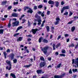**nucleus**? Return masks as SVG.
<instances>
[{"label":"nucleus","mask_w":78,"mask_h":78,"mask_svg":"<svg viewBox=\"0 0 78 78\" xmlns=\"http://www.w3.org/2000/svg\"><path fill=\"white\" fill-rule=\"evenodd\" d=\"M49 48H50V47L48 46H45L43 48H41V50L43 51L44 54L46 55L47 53V51L48 49Z\"/></svg>","instance_id":"nucleus-1"},{"label":"nucleus","mask_w":78,"mask_h":78,"mask_svg":"<svg viewBox=\"0 0 78 78\" xmlns=\"http://www.w3.org/2000/svg\"><path fill=\"white\" fill-rule=\"evenodd\" d=\"M46 65V62H41L39 64L40 67H44Z\"/></svg>","instance_id":"nucleus-2"},{"label":"nucleus","mask_w":78,"mask_h":78,"mask_svg":"<svg viewBox=\"0 0 78 78\" xmlns=\"http://www.w3.org/2000/svg\"><path fill=\"white\" fill-rule=\"evenodd\" d=\"M69 9V6H65L63 7L61 10V13H62L63 12H64V10H65V9Z\"/></svg>","instance_id":"nucleus-3"},{"label":"nucleus","mask_w":78,"mask_h":78,"mask_svg":"<svg viewBox=\"0 0 78 78\" xmlns=\"http://www.w3.org/2000/svg\"><path fill=\"white\" fill-rule=\"evenodd\" d=\"M13 27H15L16 26H18L19 25V22L15 21V22L12 23Z\"/></svg>","instance_id":"nucleus-4"},{"label":"nucleus","mask_w":78,"mask_h":78,"mask_svg":"<svg viewBox=\"0 0 78 78\" xmlns=\"http://www.w3.org/2000/svg\"><path fill=\"white\" fill-rule=\"evenodd\" d=\"M14 54L13 53H12L9 55V57L11 59V60H12V59H14Z\"/></svg>","instance_id":"nucleus-5"},{"label":"nucleus","mask_w":78,"mask_h":78,"mask_svg":"<svg viewBox=\"0 0 78 78\" xmlns=\"http://www.w3.org/2000/svg\"><path fill=\"white\" fill-rule=\"evenodd\" d=\"M56 21L55 22V25H57V24L59 23V20H60V19H59V18H57L56 19Z\"/></svg>","instance_id":"nucleus-6"},{"label":"nucleus","mask_w":78,"mask_h":78,"mask_svg":"<svg viewBox=\"0 0 78 78\" xmlns=\"http://www.w3.org/2000/svg\"><path fill=\"white\" fill-rule=\"evenodd\" d=\"M38 31V29H32V33H33L34 34H35L36 33V31Z\"/></svg>","instance_id":"nucleus-7"},{"label":"nucleus","mask_w":78,"mask_h":78,"mask_svg":"<svg viewBox=\"0 0 78 78\" xmlns=\"http://www.w3.org/2000/svg\"><path fill=\"white\" fill-rule=\"evenodd\" d=\"M28 9L29 10L27 11V13H30V14H32L33 12V10H32V9L29 7Z\"/></svg>","instance_id":"nucleus-8"},{"label":"nucleus","mask_w":78,"mask_h":78,"mask_svg":"<svg viewBox=\"0 0 78 78\" xmlns=\"http://www.w3.org/2000/svg\"><path fill=\"white\" fill-rule=\"evenodd\" d=\"M12 16L14 17H17L18 16V14L13 12L12 13Z\"/></svg>","instance_id":"nucleus-9"},{"label":"nucleus","mask_w":78,"mask_h":78,"mask_svg":"<svg viewBox=\"0 0 78 78\" xmlns=\"http://www.w3.org/2000/svg\"><path fill=\"white\" fill-rule=\"evenodd\" d=\"M35 17V18H37V20L41 19V16L37 15V14H36Z\"/></svg>","instance_id":"nucleus-10"},{"label":"nucleus","mask_w":78,"mask_h":78,"mask_svg":"<svg viewBox=\"0 0 78 78\" xmlns=\"http://www.w3.org/2000/svg\"><path fill=\"white\" fill-rule=\"evenodd\" d=\"M48 3L49 4H50L51 5H53L55 4V2L51 0H49L48 2Z\"/></svg>","instance_id":"nucleus-11"},{"label":"nucleus","mask_w":78,"mask_h":78,"mask_svg":"<svg viewBox=\"0 0 78 78\" xmlns=\"http://www.w3.org/2000/svg\"><path fill=\"white\" fill-rule=\"evenodd\" d=\"M42 69L37 70V72L38 74H41L42 73Z\"/></svg>","instance_id":"nucleus-12"},{"label":"nucleus","mask_w":78,"mask_h":78,"mask_svg":"<svg viewBox=\"0 0 78 78\" xmlns=\"http://www.w3.org/2000/svg\"><path fill=\"white\" fill-rule=\"evenodd\" d=\"M37 21L38 22L37 23V25H40L41 24V22H42V21L41 20V19H40L37 20Z\"/></svg>","instance_id":"nucleus-13"},{"label":"nucleus","mask_w":78,"mask_h":78,"mask_svg":"<svg viewBox=\"0 0 78 78\" xmlns=\"http://www.w3.org/2000/svg\"><path fill=\"white\" fill-rule=\"evenodd\" d=\"M22 40V37H20L17 39V42H20V41H21Z\"/></svg>","instance_id":"nucleus-14"},{"label":"nucleus","mask_w":78,"mask_h":78,"mask_svg":"<svg viewBox=\"0 0 78 78\" xmlns=\"http://www.w3.org/2000/svg\"><path fill=\"white\" fill-rule=\"evenodd\" d=\"M55 78H62V76L59 75H55L54 76Z\"/></svg>","instance_id":"nucleus-15"},{"label":"nucleus","mask_w":78,"mask_h":78,"mask_svg":"<svg viewBox=\"0 0 78 78\" xmlns=\"http://www.w3.org/2000/svg\"><path fill=\"white\" fill-rule=\"evenodd\" d=\"M55 6L56 7H58V6H59V2H58V1H55Z\"/></svg>","instance_id":"nucleus-16"},{"label":"nucleus","mask_w":78,"mask_h":78,"mask_svg":"<svg viewBox=\"0 0 78 78\" xmlns=\"http://www.w3.org/2000/svg\"><path fill=\"white\" fill-rule=\"evenodd\" d=\"M10 76H12V78H16V76L15 75V74H14L11 73L10 74Z\"/></svg>","instance_id":"nucleus-17"},{"label":"nucleus","mask_w":78,"mask_h":78,"mask_svg":"<svg viewBox=\"0 0 78 78\" xmlns=\"http://www.w3.org/2000/svg\"><path fill=\"white\" fill-rule=\"evenodd\" d=\"M75 26H73L72 27L71 31H72V32L74 31H75Z\"/></svg>","instance_id":"nucleus-18"},{"label":"nucleus","mask_w":78,"mask_h":78,"mask_svg":"<svg viewBox=\"0 0 78 78\" xmlns=\"http://www.w3.org/2000/svg\"><path fill=\"white\" fill-rule=\"evenodd\" d=\"M29 7L28 6H25L24 7V11H26L27 9H29Z\"/></svg>","instance_id":"nucleus-19"},{"label":"nucleus","mask_w":78,"mask_h":78,"mask_svg":"<svg viewBox=\"0 0 78 78\" xmlns=\"http://www.w3.org/2000/svg\"><path fill=\"white\" fill-rule=\"evenodd\" d=\"M6 62L9 65V66H10V65H11V62L10 61H8V60H6Z\"/></svg>","instance_id":"nucleus-20"},{"label":"nucleus","mask_w":78,"mask_h":78,"mask_svg":"<svg viewBox=\"0 0 78 78\" xmlns=\"http://www.w3.org/2000/svg\"><path fill=\"white\" fill-rule=\"evenodd\" d=\"M77 70H78V69H72L73 72L74 73H75V72H77Z\"/></svg>","instance_id":"nucleus-21"},{"label":"nucleus","mask_w":78,"mask_h":78,"mask_svg":"<svg viewBox=\"0 0 78 78\" xmlns=\"http://www.w3.org/2000/svg\"><path fill=\"white\" fill-rule=\"evenodd\" d=\"M61 63L59 64L56 67H55L56 69H58V68H60L61 67Z\"/></svg>","instance_id":"nucleus-22"},{"label":"nucleus","mask_w":78,"mask_h":78,"mask_svg":"<svg viewBox=\"0 0 78 78\" xmlns=\"http://www.w3.org/2000/svg\"><path fill=\"white\" fill-rule=\"evenodd\" d=\"M6 3H7V1H4L2 2L1 4L2 5H4L6 4Z\"/></svg>","instance_id":"nucleus-23"},{"label":"nucleus","mask_w":78,"mask_h":78,"mask_svg":"<svg viewBox=\"0 0 78 78\" xmlns=\"http://www.w3.org/2000/svg\"><path fill=\"white\" fill-rule=\"evenodd\" d=\"M43 42L44 43H48V40L45 39H43Z\"/></svg>","instance_id":"nucleus-24"},{"label":"nucleus","mask_w":78,"mask_h":78,"mask_svg":"<svg viewBox=\"0 0 78 78\" xmlns=\"http://www.w3.org/2000/svg\"><path fill=\"white\" fill-rule=\"evenodd\" d=\"M42 39H43V37H42L39 38V43H41V42H42Z\"/></svg>","instance_id":"nucleus-25"},{"label":"nucleus","mask_w":78,"mask_h":78,"mask_svg":"<svg viewBox=\"0 0 78 78\" xmlns=\"http://www.w3.org/2000/svg\"><path fill=\"white\" fill-rule=\"evenodd\" d=\"M60 45H61V43H58L57 44V45L55 46L56 48H58V47H59V46Z\"/></svg>","instance_id":"nucleus-26"},{"label":"nucleus","mask_w":78,"mask_h":78,"mask_svg":"<svg viewBox=\"0 0 78 78\" xmlns=\"http://www.w3.org/2000/svg\"><path fill=\"white\" fill-rule=\"evenodd\" d=\"M3 31H4V30L3 29H1L0 30V34H2L3 33Z\"/></svg>","instance_id":"nucleus-27"},{"label":"nucleus","mask_w":78,"mask_h":78,"mask_svg":"<svg viewBox=\"0 0 78 78\" xmlns=\"http://www.w3.org/2000/svg\"><path fill=\"white\" fill-rule=\"evenodd\" d=\"M74 46H75V45H74V44H70V45L69 46V48H70V47H74Z\"/></svg>","instance_id":"nucleus-28"},{"label":"nucleus","mask_w":78,"mask_h":78,"mask_svg":"<svg viewBox=\"0 0 78 78\" xmlns=\"http://www.w3.org/2000/svg\"><path fill=\"white\" fill-rule=\"evenodd\" d=\"M4 54L5 56V58L6 59V55H7V54L6 53V52H4Z\"/></svg>","instance_id":"nucleus-29"},{"label":"nucleus","mask_w":78,"mask_h":78,"mask_svg":"<svg viewBox=\"0 0 78 78\" xmlns=\"http://www.w3.org/2000/svg\"><path fill=\"white\" fill-rule=\"evenodd\" d=\"M19 34H20V33H16L14 34V35H13V36L14 37H16L17 36H18V35H19Z\"/></svg>","instance_id":"nucleus-30"},{"label":"nucleus","mask_w":78,"mask_h":78,"mask_svg":"<svg viewBox=\"0 0 78 78\" xmlns=\"http://www.w3.org/2000/svg\"><path fill=\"white\" fill-rule=\"evenodd\" d=\"M30 66H31V65H26V66H24V67H27V68H28V67H30Z\"/></svg>","instance_id":"nucleus-31"},{"label":"nucleus","mask_w":78,"mask_h":78,"mask_svg":"<svg viewBox=\"0 0 78 78\" xmlns=\"http://www.w3.org/2000/svg\"><path fill=\"white\" fill-rule=\"evenodd\" d=\"M46 29H47V31L48 32V31H49V30H50V27H49V26H47Z\"/></svg>","instance_id":"nucleus-32"},{"label":"nucleus","mask_w":78,"mask_h":78,"mask_svg":"<svg viewBox=\"0 0 78 78\" xmlns=\"http://www.w3.org/2000/svg\"><path fill=\"white\" fill-rule=\"evenodd\" d=\"M17 59H13V61L14 63V64H16V62H17Z\"/></svg>","instance_id":"nucleus-33"},{"label":"nucleus","mask_w":78,"mask_h":78,"mask_svg":"<svg viewBox=\"0 0 78 78\" xmlns=\"http://www.w3.org/2000/svg\"><path fill=\"white\" fill-rule=\"evenodd\" d=\"M43 7V6L42 5H40L38 6V8L39 9H40L41 8H42Z\"/></svg>","instance_id":"nucleus-34"},{"label":"nucleus","mask_w":78,"mask_h":78,"mask_svg":"<svg viewBox=\"0 0 78 78\" xmlns=\"http://www.w3.org/2000/svg\"><path fill=\"white\" fill-rule=\"evenodd\" d=\"M40 60L41 61H44V58L43 57H41L40 58Z\"/></svg>","instance_id":"nucleus-35"},{"label":"nucleus","mask_w":78,"mask_h":78,"mask_svg":"<svg viewBox=\"0 0 78 78\" xmlns=\"http://www.w3.org/2000/svg\"><path fill=\"white\" fill-rule=\"evenodd\" d=\"M26 36L27 37H32V36H33V35L31 34H29L28 35H26Z\"/></svg>","instance_id":"nucleus-36"},{"label":"nucleus","mask_w":78,"mask_h":78,"mask_svg":"<svg viewBox=\"0 0 78 78\" xmlns=\"http://www.w3.org/2000/svg\"><path fill=\"white\" fill-rule=\"evenodd\" d=\"M65 75H66V73H64L63 74L60 76H62V77L64 76Z\"/></svg>","instance_id":"nucleus-37"},{"label":"nucleus","mask_w":78,"mask_h":78,"mask_svg":"<svg viewBox=\"0 0 78 78\" xmlns=\"http://www.w3.org/2000/svg\"><path fill=\"white\" fill-rule=\"evenodd\" d=\"M11 26V23H9L8 24V28H10Z\"/></svg>","instance_id":"nucleus-38"},{"label":"nucleus","mask_w":78,"mask_h":78,"mask_svg":"<svg viewBox=\"0 0 78 78\" xmlns=\"http://www.w3.org/2000/svg\"><path fill=\"white\" fill-rule=\"evenodd\" d=\"M69 73H70V74H72V69H70L69 71Z\"/></svg>","instance_id":"nucleus-39"},{"label":"nucleus","mask_w":78,"mask_h":78,"mask_svg":"<svg viewBox=\"0 0 78 78\" xmlns=\"http://www.w3.org/2000/svg\"><path fill=\"white\" fill-rule=\"evenodd\" d=\"M37 13L39 14V15H40V14H41L42 13V12L39 11L37 12Z\"/></svg>","instance_id":"nucleus-40"},{"label":"nucleus","mask_w":78,"mask_h":78,"mask_svg":"<svg viewBox=\"0 0 78 78\" xmlns=\"http://www.w3.org/2000/svg\"><path fill=\"white\" fill-rule=\"evenodd\" d=\"M59 55L62 56H66V55L64 54H60Z\"/></svg>","instance_id":"nucleus-41"},{"label":"nucleus","mask_w":78,"mask_h":78,"mask_svg":"<svg viewBox=\"0 0 78 78\" xmlns=\"http://www.w3.org/2000/svg\"><path fill=\"white\" fill-rule=\"evenodd\" d=\"M18 4V2H14L13 3V5H16V4L17 5Z\"/></svg>","instance_id":"nucleus-42"},{"label":"nucleus","mask_w":78,"mask_h":78,"mask_svg":"<svg viewBox=\"0 0 78 78\" xmlns=\"http://www.w3.org/2000/svg\"><path fill=\"white\" fill-rule=\"evenodd\" d=\"M22 20L23 21L22 23H25V22H26V20H25V19Z\"/></svg>","instance_id":"nucleus-43"},{"label":"nucleus","mask_w":78,"mask_h":78,"mask_svg":"<svg viewBox=\"0 0 78 78\" xmlns=\"http://www.w3.org/2000/svg\"><path fill=\"white\" fill-rule=\"evenodd\" d=\"M23 28V27L22 26H20L19 27L17 28L19 29V30H20V29H22Z\"/></svg>","instance_id":"nucleus-44"},{"label":"nucleus","mask_w":78,"mask_h":78,"mask_svg":"<svg viewBox=\"0 0 78 78\" xmlns=\"http://www.w3.org/2000/svg\"><path fill=\"white\" fill-rule=\"evenodd\" d=\"M62 53H66V51L65 50H62Z\"/></svg>","instance_id":"nucleus-45"},{"label":"nucleus","mask_w":78,"mask_h":78,"mask_svg":"<svg viewBox=\"0 0 78 78\" xmlns=\"http://www.w3.org/2000/svg\"><path fill=\"white\" fill-rule=\"evenodd\" d=\"M65 37H68L69 36V34H65L64 35Z\"/></svg>","instance_id":"nucleus-46"},{"label":"nucleus","mask_w":78,"mask_h":78,"mask_svg":"<svg viewBox=\"0 0 78 78\" xmlns=\"http://www.w3.org/2000/svg\"><path fill=\"white\" fill-rule=\"evenodd\" d=\"M9 69H8L9 70H10L11 69V65H9Z\"/></svg>","instance_id":"nucleus-47"},{"label":"nucleus","mask_w":78,"mask_h":78,"mask_svg":"<svg viewBox=\"0 0 78 78\" xmlns=\"http://www.w3.org/2000/svg\"><path fill=\"white\" fill-rule=\"evenodd\" d=\"M48 61H51V58L48 57Z\"/></svg>","instance_id":"nucleus-48"},{"label":"nucleus","mask_w":78,"mask_h":78,"mask_svg":"<svg viewBox=\"0 0 78 78\" xmlns=\"http://www.w3.org/2000/svg\"><path fill=\"white\" fill-rule=\"evenodd\" d=\"M41 16L42 17H44V16H45V15H44V14L43 13H42L41 14Z\"/></svg>","instance_id":"nucleus-49"},{"label":"nucleus","mask_w":78,"mask_h":78,"mask_svg":"<svg viewBox=\"0 0 78 78\" xmlns=\"http://www.w3.org/2000/svg\"><path fill=\"white\" fill-rule=\"evenodd\" d=\"M78 44H77L76 45H75V48H78Z\"/></svg>","instance_id":"nucleus-50"},{"label":"nucleus","mask_w":78,"mask_h":78,"mask_svg":"<svg viewBox=\"0 0 78 78\" xmlns=\"http://www.w3.org/2000/svg\"><path fill=\"white\" fill-rule=\"evenodd\" d=\"M64 15H68V12H65V13L64 14Z\"/></svg>","instance_id":"nucleus-51"},{"label":"nucleus","mask_w":78,"mask_h":78,"mask_svg":"<svg viewBox=\"0 0 78 78\" xmlns=\"http://www.w3.org/2000/svg\"><path fill=\"white\" fill-rule=\"evenodd\" d=\"M72 22H73V21H71L68 22V24H71L72 23Z\"/></svg>","instance_id":"nucleus-52"},{"label":"nucleus","mask_w":78,"mask_h":78,"mask_svg":"<svg viewBox=\"0 0 78 78\" xmlns=\"http://www.w3.org/2000/svg\"><path fill=\"white\" fill-rule=\"evenodd\" d=\"M31 41V38H28L27 39V41H28L29 42Z\"/></svg>","instance_id":"nucleus-53"},{"label":"nucleus","mask_w":78,"mask_h":78,"mask_svg":"<svg viewBox=\"0 0 78 78\" xmlns=\"http://www.w3.org/2000/svg\"><path fill=\"white\" fill-rule=\"evenodd\" d=\"M61 5H63L64 4V1H62L61 2Z\"/></svg>","instance_id":"nucleus-54"},{"label":"nucleus","mask_w":78,"mask_h":78,"mask_svg":"<svg viewBox=\"0 0 78 78\" xmlns=\"http://www.w3.org/2000/svg\"><path fill=\"white\" fill-rule=\"evenodd\" d=\"M50 11H48L47 12V15H49V14H50Z\"/></svg>","instance_id":"nucleus-55"},{"label":"nucleus","mask_w":78,"mask_h":78,"mask_svg":"<svg viewBox=\"0 0 78 78\" xmlns=\"http://www.w3.org/2000/svg\"><path fill=\"white\" fill-rule=\"evenodd\" d=\"M25 50H27V53H29V51L27 49H24V51H25Z\"/></svg>","instance_id":"nucleus-56"},{"label":"nucleus","mask_w":78,"mask_h":78,"mask_svg":"<svg viewBox=\"0 0 78 78\" xmlns=\"http://www.w3.org/2000/svg\"><path fill=\"white\" fill-rule=\"evenodd\" d=\"M61 36H58V38H57V40H58L60 38H61Z\"/></svg>","instance_id":"nucleus-57"},{"label":"nucleus","mask_w":78,"mask_h":78,"mask_svg":"<svg viewBox=\"0 0 78 78\" xmlns=\"http://www.w3.org/2000/svg\"><path fill=\"white\" fill-rule=\"evenodd\" d=\"M6 52L7 53H9V52H10V50H9V49H8L7 50Z\"/></svg>","instance_id":"nucleus-58"},{"label":"nucleus","mask_w":78,"mask_h":78,"mask_svg":"<svg viewBox=\"0 0 78 78\" xmlns=\"http://www.w3.org/2000/svg\"><path fill=\"white\" fill-rule=\"evenodd\" d=\"M72 14H73V13L72 12H70L69 14V16H71Z\"/></svg>","instance_id":"nucleus-59"},{"label":"nucleus","mask_w":78,"mask_h":78,"mask_svg":"<svg viewBox=\"0 0 78 78\" xmlns=\"http://www.w3.org/2000/svg\"><path fill=\"white\" fill-rule=\"evenodd\" d=\"M12 8V7H11V6H10L8 7V9H11Z\"/></svg>","instance_id":"nucleus-60"},{"label":"nucleus","mask_w":78,"mask_h":78,"mask_svg":"<svg viewBox=\"0 0 78 78\" xmlns=\"http://www.w3.org/2000/svg\"><path fill=\"white\" fill-rule=\"evenodd\" d=\"M69 41H70L69 38H68L66 40L67 42H69Z\"/></svg>","instance_id":"nucleus-61"},{"label":"nucleus","mask_w":78,"mask_h":78,"mask_svg":"<svg viewBox=\"0 0 78 78\" xmlns=\"http://www.w3.org/2000/svg\"><path fill=\"white\" fill-rule=\"evenodd\" d=\"M34 9H37V6H34Z\"/></svg>","instance_id":"nucleus-62"},{"label":"nucleus","mask_w":78,"mask_h":78,"mask_svg":"<svg viewBox=\"0 0 78 78\" xmlns=\"http://www.w3.org/2000/svg\"><path fill=\"white\" fill-rule=\"evenodd\" d=\"M6 20V19L5 18H2V21H4V20Z\"/></svg>","instance_id":"nucleus-63"},{"label":"nucleus","mask_w":78,"mask_h":78,"mask_svg":"<svg viewBox=\"0 0 78 78\" xmlns=\"http://www.w3.org/2000/svg\"><path fill=\"white\" fill-rule=\"evenodd\" d=\"M55 54V55H59V53H58V52H56Z\"/></svg>","instance_id":"nucleus-64"}]
</instances>
